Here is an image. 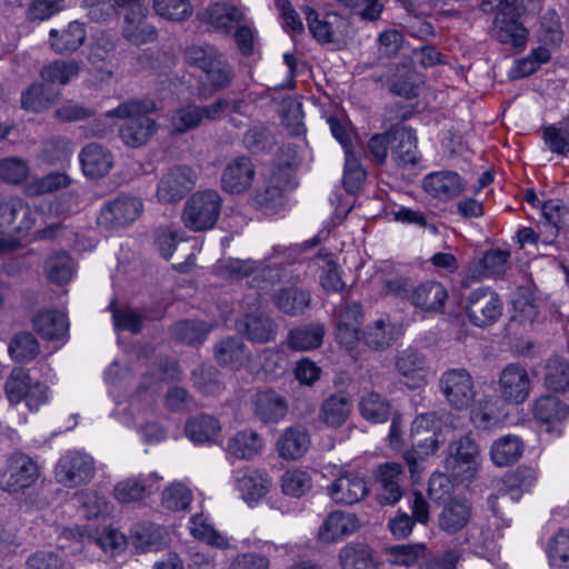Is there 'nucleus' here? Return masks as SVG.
<instances>
[{"label": "nucleus", "mask_w": 569, "mask_h": 569, "mask_svg": "<svg viewBox=\"0 0 569 569\" xmlns=\"http://www.w3.org/2000/svg\"><path fill=\"white\" fill-rule=\"evenodd\" d=\"M339 559L342 569H372L371 550L367 545H348L340 550Z\"/></svg>", "instance_id": "nucleus-47"}, {"label": "nucleus", "mask_w": 569, "mask_h": 569, "mask_svg": "<svg viewBox=\"0 0 569 569\" xmlns=\"http://www.w3.org/2000/svg\"><path fill=\"white\" fill-rule=\"evenodd\" d=\"M545 383L552 391H566L569 388V366L558 357L549 359Z\"/></svg>", "instance_id": "nucleus-57"}, {"label": "nucleus", "mask_w": 569, "mask_h": 569, "mask_svg": "<svg viewBox=\"0 0 569 569\" xmlns=\"http://www.w3.org/2000/svg\"><path fill=\"white\" fill-rule=\"evenodd\" d=\"M509 258V251L488 250L481 258H476L468 263L466 277L473 281H481L485 278H502L511 267Z\"/></svg>", "instance_id": "nucleus-12"}, {"label": "nucleus", "mask_w": 569, "mask_h": 569, "mask_svg": "<svg viewBox=\"0 0 569 569\" xmlns=\"http://www.w3.org/2000/svg\"><path fill=\"white\" fill-rule=\"evenodd\" d=\"M351 400L343 393L329 396L321 405L320 419L331 428L342 426L351 413Z\"/></svg>", "instance_id": "nucleus-32"}, {"label": "nucleus", "mask_w": 569, "mask_h": 569, "mask_svg": "<svg viewBox=\"0 0 569 569\" xmlns=\"http://www.w3.org/2000/svg\"><path fill=\"white\" fill-rule=\"evenodd\" d=\"M425 546H395L388 551V561L393 566L411 567L423 556Z\"/></svg>", "instance_id": "nucleus-64"}, {"label": "nucleus", "mask_w": 569, "mask_h": 569, "mask_svg": "<svg viewBox=\"0 0 569 569\" xmlns=\"http://www.w3.org/2000/svg\"><path fill=\"white\" fill-rule=\"evenodd\" d=\"M395 366L407 387L417 389L426 385L429 367L422 353L408 348L397 356Z\"/></svg>", "instance_id": "nucleus-14"}, {"label": "nucleus", "mask_w": 569, "mask_h": 569, "mask_svg": "<svg viewBox=\"0 0 569 569\" xmlns=\"http://www.w3.org/2000/svg\"><path fill=\"white\" fill-rule=\"evenodd\" d=\"M543 139L553 153L561 156L569 153V111L557 124L543 128Z\"/></svg>", "instance_id": "nucleus-46"}, {"label": "nucleus", "mask_w": 569, "mask_h": 569, "mask_svg": "<svg viewBox=\"0 0 569 569\" xmlns=\"http://www.w3.org/2000/svg\"><path fill=\"white\" fill-rule=\"evenodd\" d=\"M523 452L521 439L508 435L496 440L490 450L491 460L496 466L503 467L517 461Z\"/></svg>", "instance_id": "nucleus-37"}, {"label": "nucleus", "mask_w": 569, "mask_h": 569, "mask_svg": "<svg viewBox=\"0 0 569 569\" xmlns=\"http://www.w3.org/2000/svg\"><path fill=\"white\" fill-rule=\"evenodd\" d=\"M280 485L286 496L300 498L311 490L312 478L306 470L289 469L282 475Z\"/></svg>", "instance_id": "nucleus-45"}, {"label": "nucleus", "mask_w": 569, "mask_h": 569, "mask_svg": "<svg viewBox=\"0 0 569 569\" xmlns=\"http://www.w3.org/2000/svg\"><path fill=\"white\" fill-rule=\"evenodd\" d=\"M203 19L214 29L230 32L243 20V13L233 4L216 2L203 12Z\"/></svg>", "instance_id": "nucleus-31"}, {"label": "nucleus", "mask_w": 569, "mask_h": 569, "mask_svg": "<svg viewBox=\"0 0 569 569\" xmlns=\"http://www.w3.org/2000/svg\"><path fill=\"white\" fill-rule=\"evenodd\" d=\"M161 479L157 473L124 479L114 486L113 497L122 503L139 501L152 491L158 490V482Z\"/></svg>", "instance_id": "nucleus-19"}, {"label": "nucleus", "mask_w": 569, "mask_h": 569, "mask_svg": "<svg viewBox=\"0 0 569 569\" xmlns=\"http://www.w3.org/2000/svg\"><path fill=\"white\" fill-rule=\"evenodd\" d=\"M368 491L367 480L356 471L341 472L328 487L331 499L340 505L359 502L367 496Z\"/></svg>", "instance_id": "nucleus-13"}, {"label": "nucleus", "mask_w": 569, "mask_h": 569, "mask_svg": "<svg viewBox=\"0 0 569 569\" xmlns=\"http://www.w3.org/2000/svg\"><path fill=\"white\" fill-rule=\"evenodd\" d=\"M53 102V96L44 83L34 82L21 92L20 106L23 110L40 113Z\"/></svg>", "instance_id": "nucleus-41"}, {"label": "nucleus", "mask_w": 569, "mask_h": 569, "mask_svg": "<svg viewBox=\"0 0 569 569\" xmlns=\"http://www.w3.org/2000/svg\"><path fill=\"white\" fill-rule=\"evenodd\" d=\"M262 438L253 430L239 431L228 439L226 451L236 459H251L262 450Z\"/></svg>", "instance_id": "nucleus-33"}, {"label": "nucleus", "mask_w": 569, "mask_h": 569, "mask_svg": "<svg viewBox=\"0 0 569 569\" xmlns=\"http://www.w3.org/2000/svg\"><path fill=\"white\" fill-rule=\"evenodd\" d=\"M154 110L156 103L151 99L129 100L107 111L106 116L123 119L120 138L124 144L138 148L146 144L157 131L156 121L149 117Z\"/></svg>", "instance_id": "nucleus-2"}, {"label": "nucleus", "mask_w": 569, "mask_h": 569, "mask_svg": "<svg viewBox=\"0 0 569 569\" xmlns=\"http://www.w3.org/2000/svg\"><path fill=\"white\" fill-rule=\"evenodd\" d=\"M446 469L453 477L470 480L481 466V456L478 445L469 437L452 441L448 447Z\"/></svg>", "instance_id": "nucleus-6"}, {"label": "nucleus", "mask_w": 569, "mask_h": 569, "mask_svg": "<svg viewBox=\"0 0 569 569\" xmlns=\"http://www.w3.org/2000/svg\"><path fill=\"white\" fill-rule=\"evenodd\" d=\"M87 31L84 24L78 21L70 22L61 31L51 29L49 41L52 50L59 54H68L77 51L86 41Z\"/></svg>", "instance_id": "nucleus-27"}, {"label": "nucleus", "mask_w": 569, "mask_h": 569, "mask_svg": "<svg viewBox=\"0 0 569 569\" xmlns=\"http://www.w3.org/2000/svg\"><path fill=\"white\" fill-rule=\"evenodd\" d=\"M466 187L463 179L455 171H437L422 180L423 190L432 198L448 201L458 197Z\"/></svg>", "instance_id": "nucleus-15"}, {"label": "nucleus", "mask_w": 569, "mask_h": 569, "mask_svg": "<svg viewBox=\"0 0 569 569\" xmlns=\"http://www.w3.org/2000/svg\"><path fill=\"white\" fill-rule=\"evenodd\" d=\"M438 387L447 403L457 410L468 408L477 395L473 378L465 368H450L443 371Z\"/></svg>", "instance_id": "nucleus-5"}, {"label": "nucleus", "mask_w": 569, "mask_h": 569, "mask_svg": "<svg viewBox=\"0 0 569 569\" xmlns=\"http://www.w3.org/2000/svg\"><path fill=\"white\" fill-rule=\"evenodd\" d=\"M34 331L46 340H62L69 330V321L64 313L57 310H40L32 319Z\"/></svg>", "instance_id": "nucleus-24"}, {"label": "nucleus", "mask_w": 569, "mask_h": 569, "mask_svg": "<svg viewBox=\"0 0 569 569\" xmlns=\"http://www.w3.org/2000/svg\"><path fill=\"white\" fill-rule=\"evenodd\" d=\"M388 136H390L391 154L399 166H415L419 162L421 154L413 130L396 127L388 131Z\"/></svg>", "instance_id": "nucleus-16"}, {"label": "nucleus", "mask_w": 569, "mask_h": 569, "mask_svg": "<svg viewBox=\"0 0 569 569\" xmlns=\"http://www.w3.org/2000/svg\"><path fill=\"white\" fill-rule=\"evenodd\" d=\"M222 199L216 190L194 192L186 202L184 213H219Z\"/></svg>", "instance_id": "nucleus-48"}, {"label": "nucleus", "mask_w": 569, "mask_h": 569, "mask_svg": "<svg viewBox=\"0 0 569 569\" xmlns=\"http://www.w3.org/2000/svg\"><path fill=\"white\" fill-rule=\"evenodd\" d=\"M96 466L91 456L71 451L62 456L54 469L56 480L67 488H78L89 483L94 477Z\"/></svg>", "instance_id": "nucleus-8"}, {"label": "nucleus", "mask_w": 569, "mask_h": 569, "mask_svg": "<svg viewBox=\"0 0 569 569\" xmlns=\"http://www.w3.org/2000/svg\"><path fill=\"white\" fill-rule=\"evenodd\" d=\"M123 37L133 44H143L157 38V30L146 21V12H127Z\"/></svg>", "instance_id": "nucleus-34"}, {"label": "nucleus", "mask_w": 569, "mask_h": 569, "mask_svg": "<svg viewBox=\"0 0 569 569\" xmlns=\"http://www.w3.org/2000/svg\"><path fill=\"white\" fill-rule=\"evenodd\" d=\"M361 416L373 423H381L390 416V402L377 392L363 395L359 402Z\"/></svg>", "instance_id": "nucleus-42"}, {"label": "nucleus", "mask_w": 569, "mask_h": 569, "mask_svg": "<svg viewBox=\"0 0 569 569\" xmlns=\"http://www.w3.org/2000/svg\"><path fill=\"white\" fill-rule=\"evenodd\" d=\"M187 437L198 443L212 441L220 432L219 421L210 415H197L190 418L184 427Z\"/></svg>", "instance_id": "nucleus-36"}, {"label": "nucleus", "mask_w": 569, "mask_h": 569, "mask_svg": "<svg viewBox=\"0 0 569 569\" xmlns=\"http://www.w3.org/2000/svg\"><path fill=\"white\" fill-rule=\"evenodd\" d=\"M309 292L299 288L281 289L274 297L277 308L289 316H298L309 307Z\"/></svg>", "instance_id": "nucleus-40"}, {"label": "nucleus", "mask_w": 569, "mask_h": 569, "mask_svg": "<svg viewBox=\"0 0 569 569\" xmlns=\"http://www.w3.org/2000/svg\"><path fill=\"white\" fill-rule=\"evenodd\" d=\"M186 61L189 66L199 69V97L208 99L213 92L228 88L234 78V70L222 52L216 47L204 43L191 46L186 49Z\"/></svg>", "instance_id": "nucleus-1"}, {"label": "nucleus", "mask_w": 569, "mask_h": 569, "mask_svg": "<svg viewBox=\"0 0 569 569\" xmlns=\"http://www.w3.org/2000/svg\"><path fill=\"white\" fill-rule=\"evenodd\" d=\"M9 353L18 362L30 361L39 353V343L31 333L21 332L11 340Z\"/></svg>", "instance_id": "nucleus-54"}, {"label": "nucleus", "mask_w": 569, "mask_h": 569, "mask_svg": "<svg viewBox=\"0 0 569 569\" xmlns=\"http://www.w3.org/2000/svg\"><path fill=\"white\" fill-rule=\"evenodd\" d=\"M200 112L196 104L178 109L171 118L172 131L181 134L196 129L202 121Z\"/></svg>", "instance_id": "nucleus-61"}, {"label": "nucleus", "mask_w": 569, "mask_h": 569, "mask_svg": "<svg viewBox=\"0 0 569 569\" xmlns=\"http://www.w3.org/2000/svg\"><path fill=\"white\" fill-rule=\"evenodd\" d=\"M116 51V39L104 31L97 32L93 36L89 48L88 59L92 64L109 61L113 58Z\"/></svg>", "instance_id": "nucleus-60"}, {"label": "nucleus", "mask_w": 569, "mask_h": 569, "mask_svg": "<svg viewBox=\"0 0 569 569\" xmlns=\"http://www.w3.org/2000/svg\"><path fill=\"white\" fill-rule=\"evenodd\" d=\"M448 292L438 281H425L410 292V302L425 312H442Z\"/></svg>", "instance_id": "nucleus-22"}, {"label": "nucleus", "mask_w": 569, "mask_h": 569, "mask_svg": "<svg viewBox=\"0 0 569 569\" xmlns=\"http://www.w3.org/2000/svg\"><path fill=\"white\" fill-rule=\"evenodd\" d=\"M531 380L527 369L520 363L507 365L498 376L500 398L512 405L523 403L530 393Z\"/></svg>", "instance_id": "nucleus-10"}, {"label": "nucleus", "mask_w": 569, "mask_h": 569, "mask_svg": "<svg viewBox=\"0 0 569 569\" xmlns=\"http://www.w3.org/2000/svg\"><path fill=\"white\" fill-rule=\"evenodd\" d=\"M465 311L473 326L488 327L500 318L502 301L493 290L478 288L465 298Z\"/></svg>", "instance_id": "nucleus-7"}, {"label": "nucleus", "mask_w": 569, "mask_h": 569, "mask_svg": "<svg viewBox=\"0 0 569 569\" xmlns=\"http://www.w3.org/2000/svg\"><path fill=\"white\" fill-rule=\"evenodd\" d=\"M153 9L158 16L170 21H183L192 14L189 0H153Z\"/></svg>", "instance_id": "nucleus-56"}, {"label": "nucleus", "mask_w": 569, "mask_h": 569, "mask_svg": "<svg viewBox=\"0 0 569 569\" xmlns=\"http://www.w3.org/2000/svg\"><path fill=\"white\" fill-rule=\"evenodd\" d=\"M71 178L62 172H51L28 183L26 191L30 196H40L67 188Z\"/></svg>", "instance_id": "nucleus-58"}, {"label": "nucleus", "mask_w": 569, "mask_h": 569, "mask_svg": "<svg viewBox=\"0 0 569 569\" xmlns=\"http://www.w3.org/2000/svg\"><path fill=\"white\" fill-rule=\"evenodd\" d=\"M212 328V323H204L198 320H183L174 325L173 332L177 339L193 345L202 342Z\"/></svg>", "instance_id": "nucleus-51"}, {"label": "nucleus", "mask_w": 569, "mask_h": 569, "mask_svg": "<svg viewBox=\"0 0 569 569\" xmlns=\"http://www.w3.org/2000/svg\"><path fill=\"white\" fill-rule=\"evenodd\" d=\"M214 358L221 366L240 369L250 360V351L239 337H227L216 343Z\"/></svg>", "instance_id": "nucleus-28"}, {"label": "nucleus", "mask_w": 569, "mask_h": 569, "mask_svg": "<svg viewBox=\"0 0 569 569\" xmlns=\"http://www.w3.org/2000/svg\"><path fill=\"white\" fill-rule=\"evenodd\" d=\"M79 158L84 176L91 179L104 177L113 166L111 152L98 143L87 144L81 150Z\"/></svg>", "instance_id": "nucleus-23"}, {"label": "nucleus", "mask_w": 569, "mask_h": 569, "mask_svg": "<svg viewBox=\"0 0 569 569\" xmlns=\"http://www.w3.org/2000/svg\"><path fill=\"white\" fill-rule=\"evenodd\" d=\"M569 407L555 396H543L535 401L533 416L537 420L550 425L563 421Z\"/></svg>", "instance_id": "nucleus-39"}, {"label": "nucleus", "mask_w": 569, "mask_h": 569, "mask_svg": "<svg viewBox=\"0 0 569 569\" xmlns=\"http://www.w3.org/2000/svg\"><path fill=\"white\" fill-rule=\"evenodd\" d=\"M443 428L446 426L437 412H427L415 418L410 433L412 450L405 456L411 473L416 472L418 460L436 452L439 445L445 441Z\"/></svg>", "instance_id": "nucleus-3"}, {"label": "nucleus", "mask_w": 569, "mask_h": 569, "mask_svg": "<svg viewBox=\"0 0 569 569\" xmlns=\"http://www.w3.org/2000/svg\"><path fill=\"white\" fill-rule=\"evenodd\" d=\"M46 273L51 282L63 284L72 278L71 258L64 251L56 252L46 261Z\"/></svg>", "instance_id": "nucleus-50"}, {"label": "nucleus", "mask_w": 569, "mask_h": 569, "mask_svg": "<svg viewBox=\"0 0 569 569\" xmlns=\"http://www.w3.org/2000/svg\"><path fill=\"white\" fill-rule=\"evenodd\" d=\"M270 486L267 472L256 469H243L237 477V488L247 500H257L263 497Z\"/></svg>", "instance_id": "nucleus-35"}, {"label": "nucleus", "mask_w": 569, "mask_h": 569, "mask_svg": "<svg viewBox=\"0 0 569 569\" xmlns=\"http://www.w3.org/2000/svg\"><path fill=\"white\" fill-rule=\"evenodd\" d=\"M358 527L359 521L353 513L335 511L325 519L318 537L323 542H333L353 533Z\"/></svg>", "instance_id": "nucleus-25"}, {"label": "nucleus", "mask_w": 569, "mask_h": 569, "mask_svg": "<svg viewBox=\"0 0 569 569\" xmlns=\"http://www.w3.org/2000/svg\"><path fill=\"white\" fill-rule=\"evenodd\" d=\"M189 529L194 538L210 546L223 549L229 545L228 540L208 523L203 515L192 516L189 522Z\"/></svg>", "instance_id": "nucleus-49"}, {"label": "nucleus", "mask_w": 569, "mask_h": 569, "mask_svg": "<svg viewBox=\"0 0 569 569\" xmlns=\"http://www.w3.org/2000/svg\"><path fill=\"white\" fill-rule=\"evenodd\" d=\"M240 332L253 342L266 343L274 339L277 326L274 321L262 312L247 313L237 323Z\"/></svg>", "instance_id": "nucleus-26"}, {"label": "nucleus", "mask_w": 569, "mask_h": 569, "mask_svg": "<svg viewBox=\"0 0 569 569\" xmlns=\"http://www.w3.org/2000/svg\"><path fill=\"white\" fill-rule=\"evenodd\" d=\"M472 517V506L467 499L452 498L445 503L438 517L439 528L453 535L468 526Z\"/></svg>", "instance_id": "nucleus-21"}, {"label": "nucleus", "mask_w": 569, "mask_h": 569, "mask_svg": "<svg viewBox=\"0 0 569 569\" xmlns=\"http://www.w3.org/2000/svg\"><path fill=\"white\" fill-rule=\"evenodd\" d=\"M32 382L27 370L21 367L14 368L4 385L8 400L11 403L21 402Z\"/></svg>", "instance_id": "nucleus-53"}, {"label": "nucleus", "mask_w": 569, "mask_h": 569, "mask_svg": "<svg viewBox=\"0 0 569 569\" xmlns=\"http://www.w3.org/2000/svg\"><path fill=\"white\" fill-rule=\"evenodd\" d=\"M379 500L383 505L397 503L403 495V468L398 462H387L378 467Z\"/></svg>", "instance_id": "nucleus-17"}, {"label": "nucleus", "mask_w": 569, "mask_h": 569, "mask_svg": "<svg viewBox=\"0 0 569 569\" xmlns=\"http://www.w3.org/2000/svg\"><path fill=\"white\" fill-rule=\"evenodd\" d=\"M323 328L319 325H311L292 329L289 332V347L295 350H311L322 343Z\"/></svg>", "instance_id": "nucleus-44"}, {"label": "nucleus", "mask_w": 569, "mask_h": 569, "mask_svg": "<svg viewBox=\"0 0 569 569\" xmlns=\"http://www.w3.org/2000/svg\"><path fill=\"white\" fill-rule=\"evenodd\" d=\"M362 323L361 306L357 302L346 303L338 315L337 339L347 349H352L360 340Z\"/></svg>", "instance_id": "nucleus-20"}, {"label": "nucleus", "mask_w": 569, "mask_h": 569, "mask_svg": "<svg viewBox=\"0 0 569 569\" xmlns=\"http://www.w3.org/2000/svg\"><path fill=\"white\" fill-rule=\"evenodd\" d=\"M310 439L305 427L293 426L287 428L277 441V451L283 459L295 460L305 455L309 448Z\"/></svg>", "instance_id": "nucleus-29"}, {"label": "nucleus", "mask_w": 569, "mask_h": 569, "mask_svg": "<svg viewBox=\"0 0 569 569\" xmlns=\"http://www.w3.org/2000/svg\"><path fill=\"white\" fill-rule=\"evenodd\" d=\"M254 173L250 158L244 156L234 158L222 172V187L230 193L243 192L252 184Z\"/></svg>", "instance_id": "nucleus-18"}, {"label": "nucleus", "mask_w": 569, "mask_h": 569, "mask_svg": "<svg viewBox=\"0 0 569 569\" xmlns=\"http://www.w3.org/2000/svg\"><path fill=\"white\" fill-rule=\"evenodd\" d=\"M536 480L537 475L533 469L520 467L503 480L502 487L499 488V491L502 496L511 495L515 488H518L520 491H527L536 483Z\"/></svg>", "instance_id": "nucleus-63"}, {"label": "nucleus", "mask_w": 569, "mask_h": 569, "mask_svg": "<svg viewBox=\"0 0 569 569\" xmlns=\"http://www.w3.org/2000/svg\"><path fill=\"white\" fill-rule=\"evenodd\" d=\"M196 182L193 171L188 167L171 168L159 181L157 198L163 203L180 201Z\"/></svg>", "instance_id": "nucleus-11"}, {"label": "nucleus", "mask_w": 569, "mask_h": 569, "mask_svg": "<svg viewBox=\"0 0 569 569\" xmlns=\"http://www.w3.org/2000/svg\"><path fill=\"white\" fill-rule=\"evenodd\" d=\"M547 555L552 566L569 568V529H560L547 543Z\"/></svg>", "instance_id": "nucleus-52"}, {"label": "nucleus", "mask_w": 569, "mask_h": 569, "mask_svg": "<svg viewBox=\"0 0 569 569\" xmlns=\"http://www.w3.org/2000/svg\"><path fill=\"white\" fill-rule=\"evenodd\" d=\"M76 497L88 519L106 517L112 510L110 502L96 491H81Z\"/></svg>", "instance_id": "nucleus-55"}, {"label": "nucleus", "mask_w": 569, "mask_h": 569, "mask_svg": "<svg viewBox=\"0 0 569 569\" xmlns=\"http://www.w3.org/2000/svg\"><path fill=\"white\" fill-rule=\"evenodd\" d=\"M253 405L256 416L263 422H278L288 411L286 399L272 390L258 392Z\"/></svg>", "instance_id": "nucleus-30"}, {"label": "nucleus", "mask_w": 569, "mask_h": 569, "mask_svg": "<svg viewBox=\"0 0 569 569\" xmlns=\"http://www.w3.org/2000/svg\"><path fill=\"white\" fill-rule=\"evenodd\" d=\"M480 8L489 13L497 10L495 26L501 43L522 49L528 41V30L518 21L516 0H486Z\"/></svg>", "instance_id": "nucleus-4"}, {"label": "nucleus", "mask_w": 569, "mask_h": 569, "mask_svg": "<svg viewBox=\"0 0 569 569\" xmlns=\"http://www.w3.org/2000/svg\"><path fill=\"white\" fill-rule=\"evenodd\" d=\"M395 339V327L382 319L376 320L363 332L366 345L375 349L389 347Z\"/></svg>", "instance_id": "nucleus-59"}, {"label": "nucleus", "mask_w": 569, "mask_h": 569, "mask_svg": "<svg viewBox=\"0 0 569 569\" xmlns=\"http://www.w3.org/2000/svg\"><path fill=\"white\" fill-rule=\"evenodd\" d=\"M39 478V467L29 456L12 455L0 473V487L10 493L30 488Z\"/></svg>", "instance_id": "nucleus-9"}, {"label": "nucleus", "mask_w": 569, "mask_h": 569, "mask_svg": "<svg viewBox=\"0 0 569 569\" xmlns=\"http://www.w3.org/2000/svg\"><path fill=\"white\" fill-rule=\"evenodd\" d=\"M80 64L74 60H56L41 69L40 77L46 83L64 86L78 76Z\"/></svg>", "instance_id": "nucleus-43"}, {"label": "nucleus", "mask_w": 569, "mask_h": 569, "mask_svg": "<svg viewBox=\"0 0 569 569\" xmlns=\"http://www.w3.org/2000/svg\"><path fill=\"white\" fill-rule=\"evenodd\" d=\"M18 216H0V233L8 234L10 239L0 238V252L12 251L20 244V238L31 228L30 216H20L21 220L17 224Z\"/></svg>", "instance_id": "nucleus-38"}, {"label": "nucleus", "mask_w": 569, "mask_h": 569, "mask_svg": "<svg viewBox=\"0 0 569 569\" xmlns=\"http://www.w3.org/2000/svg\"><path fill=\"white\" fill-rule=\"evenodd\" d=\"M143 210L141 198L120 193L104 202L101 213H140Z\"/></svg>", "instance_id": "nucleus-62"}]
</instances>
